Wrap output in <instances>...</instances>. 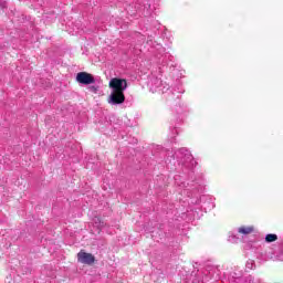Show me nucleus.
Listing matches in <instances>:
<instances>
[{"label":"nucleus","instance_id":"obj_1","mask_svg":"<svg viewBox=\"0 0 283 283\" xmlns=\"http://www.w3.org/2000/svg\"><path fill=\"white\" fill-rule=\"evenodd\" d=\"M108 87L113 90L108 97V103L123 105L125 103V90L128 87L127 80L114 77L109 81Z\"/></svg>","mask_w":283,"mask_h":283},{"label":"nucleus","instance_id":"obj_4","mask_svg":"<svg viewBox=\"0 0 283 283\" xmlns=\"http://www.w3.org/2000/svg\"><path fill=\"white\" fill-rule=\"evenodd\" d=\"M239 233H242L243 235H249V234H251V233H253V231H254V228H253V226H242V227H240L239 228Z\"/></svg>","mask_w":283,"mask_h":283},{"label":"nucleus","instance_id":"obj_6","mask_svg":"<svg viewBox=\"0 0 283 283\" xmlns=\"http://www.w3.org/2000/svg\"><path fill=\"white\" fill-rule=\"evenodd\" d=\"M88 91H91L92 94H98V86H90Z\"/></svg>","mask_w":283,"mask_h":283},{"label":"nucleus","instance_id":"obj_3","mask_svg":"<svg viewBox=\"0 0 283 283\" xmlns=\"http://www.w3.org/2000/svg\"><path fill=\"white\" fill-rule=\"evenodd\" d=\"M77 83H81V85H92L96 83V80L94 78V75L87 72H80L76 75Z\"/></svg>","mask_w":283,"mask_h":283},{"label":"nucleus","instance_id":"obj_5","mask_svg":"<svg viewBox=\"0 0 283 283\" xmlns=\"http://www.w3.org/2000/svg\"><path fill=\"white\" fill-rule=\"evenodd\" d=\"M277 240V234H266L265 242H275Z\"/></svg>","mask_w":283,"mask_h":283},{"label":"nucleus","instance_id":"obj_2","mask_svg":"<svg viewBox=\"0 0 283 283\" xmlns=\"http://www.w3.org/2000/svg\"><path fill=\"white\" fill-rule=\"evenodd\" d=\"M77 262H80V264H87L88 266H92V264L96 262V256L92 253L85 252V250H81L77 253Z\"/></svg>","mask_w":283,"mask_h":283}]
</instances>
